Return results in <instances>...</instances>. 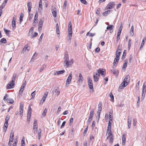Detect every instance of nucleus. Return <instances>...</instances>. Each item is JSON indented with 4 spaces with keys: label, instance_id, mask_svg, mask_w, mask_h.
<instances>
[{
    "label": "nucleus",
    "instance_id": "nucleus-31",
    "mask_svg": "<svg viewBox=\"0 0 146 146\" xmlns=\"http://www.w3.org/2000/svg\"><path fill=\"white\" fill-rule=\"evenodd\" d=\"M146 91V85H145V83L143 84L142 92L145 93Z\"/></svg>",
    "mask_w": 146,
    "mask_h": 146
},
{
    "label": "nucleus",
    "instance_id": "nucleus-32",
    "mask_svg": "<svg viewBox=\"0 0 146 146\" xmlns=\"http://www.w3.org/2000/svg\"><path fill=\"white\" fill-rule=\"evenodd\" d=\"M38 139H40L41 136V129L40 128L38 130Z\"/></svg>",
    "mask_w": 146,
    "mask_h": 146
},
{
    "label": "nucleus",
    "instance_id": "nucleus-18",
    "mask_svg": "<svg viewBox=\"0 0 146 146\" xmlns=\"http://www.w3.org/2000/svg\"><path fill=\"white\" fill-rule=\"evenodd\" d=\"M65 72V71L64 70H62L60 71H56L54 73V75H56L62 74L64 73Z\"/></svg>",
    "mask_w": 146,
    "mask_h": 146
},
{
    "label": "nucleus",
    "instance_id": "nucleus-5",
    "mask_svg": "<svg viewBox=\"0 0 146 146\" xmlns=\"http://www.w3.org/2000/svg\"><path fill=\"white\" fill-rule=\"evenodd\" d=\"M102 104L101 103H99L98 105V111L97 112V115L98 116V120L99 119L100 117V114L101 112V111L102 110Z\"/></svg>",
    "mask_w": 146,
    "mask_h": 146
},
{
    "label": "nucleus",
    "instance_id": "nucleus-3",
    "mask_svg": "<svg viewBox=\"0 0 146 146\" xmlns=\"http://www.w3.org/2000/svg\"><path fill=\"white\" fill-rule=\"evenodd\" d=\"M15 81L12 80L9 82L7 84V89H9L10 88H13L14 87Z\"/></svg>",
    "mask_w": 146,
    "mask_h": 146
},
{
    "label": "nucleus",
    "instance_id": "nucleus-37",
    "mask_svg": "<svg viewBox=\"0 0 146 146\" xmlns=\"http://www.w3.org/2000/svg\"><path fill=\"white\" fill-rule=\"evenodd\" d=\"M0 42L2 43H6L7 42V40L5 38H3L1 39Z\"/></svg>",
    "mask_w": 146,
    "mask_h": 146
},
{
    "label": "nucleus",
    "instance_id": "nucleus-26",
    "mask_svg": "<svg viewBox=\"0 0 146 146\" xmlns=\"http://www.w3.org/2000/svg\"><path fill=\"white\" fill-rule=\"evenodd\" d=\"M112 11L111 10H108L103 13L102 15L103 16H106L108 14L110 13L111 11L112 12Z\"/></svg>",
    "mask_w": 146,
    "mask_h": 146
},
{
    "label": "nucleus",
    "instance_id": "nucleus-16",
    "mask_svg": "<svg viewBox=\"0 0 146 146\" xmlns=\"http://www.w3.org/2000/svg\"><path fill=\"white\" fill-rule=\"evenodd\" d=\"M89 87L90 88V92L92 93L94 92L93 87L92 83H88Z\"/></svg>",
    "mask_w": 146,
    "mask_h": 146
},
{
    "label": "nucleus",
    "instance_id": "nucleus-14",
    "mask_svg": "<svg viewBox=\"0 0 146 146\" xmlns=\"http://www.w3.org/2000/svg\"><path fill=\"white\" fill-rule=\"evenodd\" d=\"M126 135L125 133L123 134L122 136V145H124L125 143Z\"/></svg>",
    "mask_w": 146,
    "mask_h": 146
},
{
    "label": "nucleus",
    "instance_id": "nucleus-15",
    "mask_svg": "<svg viewBox=\"0 0 146 146\" xmlns=\"http://www.w3.org/2000/svg\"><path fill=\"white\" fill-rule=\"evenodd\" d=\"M127 85L126 84V83L125 82L123 81V82L120 84L119 88L120 89H123Z\"/></svg>",
    "mask_w": 146,
    "mask_h": 146
},
{
    "label": "nucleus",
    "instance_id": "nucleus-4",
    "mask_svg": "<svg viewBox=\"0 0 146 146\" xmlns=\"http://www.w3.org/2000/svg\"><path fill=\"white\" fill-rule=\"evenodd\" d=\"M115 5L114 2H110L108 3L106 7V9H111L114 7Z\"/></svg>",
    "mask_w": 146,
    "mask_h": 146
},
{
    "label": "nucleus",
    "instance_id": "nucleus-1",
    "mask_svg": "<svg viewBox=\"0 0 146 146\" xmlns=\"http://www.w3.org/2000/svg\"><path fill=\"white\" fill-rule=\"evenodd\" d=\"M73 63L74 61L73 59H71L70 60H69L68 54L65 53L64 57V66L66 67H70L72 66Z\"/></svg>",
    "mask_w": 146,
    "mask_h": 146
},
{
    "label": "nucleus",
    "instance_id": "nucleus-64",
    "mask_svg": "<svg viewBox=\"0 0 146 146\" xmlns=\"http://www.w3.org/2000/svg\"><path fill=\"white\" fill-rule=\"evenodd\" d=\"M24 90V89H23V88H21L19 90V94H21L23 92Z\"/></svg>",
    "mask_w": 146,
    "mask_h": 146
},
{
    "label": "nucleus",
    "instance_id": "nucleus-2",
    "mask_svg": "<svg viewBox=\"0 0 146 146\" xmlns=\"http://www.w3.org/2000/svg\"><path fill=\"white\" fill-rule=\"evenodd\" d=\"M72 73L71 72L69 74V76L68 78L66 81V87H68L72 79Z\"/></svg>",
    "mask_w": 146,
    "mask_h": 146
},
{
    "label": "nucleus",
    "instance_id": "nucleus-39",
    "mask_svg": "<svg viewBox=\"0 0 146 146\" xmlns=\"http://www.w3.org/2000/svg\"><path fill=\"white\" fill-rule=\"evenodd\" d=\"M23 15L22 14V13H21V15L20 17V23H21L23 21Z\"/></svg>",
    "mask_w": 146,
    "mask_h": 146
},
{
    "label": "nucleus",
    "instance_id": "nucleus-30",
    "mask_svg": "<svg viewBox=\"0 0 146 146\" xmlns=\"http://www.w3.org/2000/svg\"><path fill=\"white\" fill-rule=\"evenodd\" d=\"M38 17V14L37 13H36L35 15V17L34 18V21L33 23L34 24L35 23H36V21L37 20V18Z\"/></svg>",
    "mask_w": 146,
    "mask_h": 146
},
{
    "label": "nucleus",
    "instance_id": "nucleus-54",
    "mask_svg": "<svg viewBox=\"0 0 146 146\" xmlns=\"http://www.w3.org/2000/svg\"><path fill=\"white\" fill-rule=\"evenodd\" d=\"M28 113H27V114H31V109L30 107V106L29 107L28 110Z\"/></svg>",
    "mask_w": 146,
    "mask_h": 146
},
{
    "label": "nucleus",
    "instance_id": "nucleus-20",
    "mask_svg": "<svg viewBox=\"0 0 146 146\" xmlns=\"http://www.w3.org/2000/svg\"><path fill=\"white\" fill-rule=\"evenodd\" d=\"M38 130V126H33V131L34 134H36Z\"/></svg>",
    "mask_w": 146,
    "mask_h": 146
},
{
    "label": "nucleus",
    "instance_id": "nucleus-34",
    "mask_svg": "<svg viewBox=\"0 0 146 146\" xmlns=\"http://www.w3.org/2000/svg\"><path fill=\"white\" fill-rule=\"evenodd\" d=\"M56 33H57V34H59L60 31L58 26V23H57L56 24Z\"/></svg>",
    "mask_w": 146,
    "mask_h": 146
},
{
    "label": "nucleus",
    "instance_id": "nucleus-11",
    "mask_svg": "<svg viewBox=\"0 0 146 146\" xmlns=\"http://www.w3.org/2000/svg\"><path fill=\"white\" fill-rule=\"evenodd\" d=\"M130 80V77L129 75L126 76L124 78L123 81L126 83L127 85H128L129 82Z\"/></svg>",
    "mask_w": 146,
    "mask_h": 146
},
{
    "label": "nucleus",
    "instance_id": "nucleus-36",
    "mask_svg": "<svg viewBox=\"0 0 146 146\" xmlns=\"http://www.w3.org/2000/svg\"><path fill=\"white\" fill-rule=\"evenodd\" d=\"M42 5H39L38 7V11L40 12V13H42Z\"/></svg>",
    "mask_w": 146,
    "mask_h": 146
},
{
    "label": "nucleus",
    "instance_id": "nucleus-12",
    "mask_svg": "<svg viewBox=\"0 0 146 146\" xmlns=\"http://www.w3.org/2000/svg\"><path fill=\"white\" fill-rule=\"evenodd\" d=\"M23 104L22 102L20 104L19 113L21 115L23 116Z\"/></svg>",
    "mask_w": 146,
    "mask_h": 146
},
{
    "label": "nucleus",
    "instance_id": "nucleus-38",
    "mask_svg": "<svg viewBox=\"0 0 146 146\" xmlns=\"http://www.w3.org/2000/svg\"><path fill=\"white\" fill-rule=\"evenodd\" d=\"M67 2L66 1H64V4L63 5V9H66V6H67Z\"/></svg>",
    "mask_w": 146,
    "mask_h": 146
},
{
    "label": "nucleus",
    "instance_id": "nucleus-42",
    "mask_svg": "<svg viewBox=\"0 0 146 146\" xmlns=\"http://www.w3.org/2000/svg\"><path fill=\"white\" fill-rule=\"evenodd\" d=\"M31 117V115L27 114V122H29L30 121V119Z\"/></svg>",
    "mask_w": 146,
    "mask_h": 146
},
{
    "label": "nucleus",
    "instance_id": "nucleus-29",
    "mask_svg": "<svg viewBox=\"0 0 146 146\" xmlns=\"http://www.w3.org/2000/svg\"><path fill=\"white\" fill-rule=\"evenodd\" d=\"M28 45L25 46L24 48H23V51L22 52V53H24L25 52L26 50L27 49L28 51L29 50H30V48L28 49Z\"/></svg>",
    "mask_w": 146,
    "mask_h": 146
},
{
    "label": "nucleus",
    "instance_id": "nucleus-35",
    "mask_svg": "<svg viewBox=\"0 0 146 146\" xmlns=\"http://www.w3.org/2000/svg\"><path fill=\"white\" fill-rule=\"evenodd\" d=\"M131 39H129L128 41V50H129L130 49L131 46Z\"/></svg>",
    "mask_w": 146,
    "mask_h": 146
},
{
    "label": "nucleus",
    "instance_id": "nucleus-58",
    "mask_svg": "<svg viewBox=\"0 0 146 146\" xmlns=\"http://www.w3.org/2000/svg\"><path fill=\"white\" fill-rule=\"evenodd\" d=\"M35 91H34L31 93V95L32 98H33L35 97Z\"/></svg>",
    "mask_w": 146,
    "mask_h": 146
},
{
    "label": "nucleus",
    "instance_id": "nucleus-43",
    "mask_svg": "<svg viewBox=\"0 0 146 146\" xmlns=\"http://www.w3.org/2000/svg\"><path fill=\"white\" fill-rule=\"evenodd\" d=\"M46 66V65L44 64L40 68V70L39 72H41L44 70V68H45Z\"/></svg>",
    "mask_w": 146,
    "mask_h": 146
},
{
    "label": "nucleus",
    "instance_id": "nucleus-62",
    "mask_svg": "<svg viewBox=\"0 0 146 146\" xmlns=\"http://www.w3.org/2000/svg\"><path fill=\"white\" fill-rule=\"evenodd\" d=\"M34 125L36 126H38L37 125V121L36 120H35L34 121L33 126Z\"/></svg>",
    "mask_w": 146,
    "mask_h": 146
},
{
    "label": "nucleus",
    "instance_id": "nucleus-27",
    "mask_svg": "<svg viewBox=\"0 0 146 146\" xmlns=\"http://www.w3.org/2000/svg\"><path fill=\"white\" fill-rule=\"evenodd\" d=\"M72 35V32H68V40L69 41H70L71 37Z\"/></svg>",
    "mask_w": 146,
    "mask_h": 146
},
{
    "label": "nucleus",
    "instance_id": "nucleus-60",
    "mask_svg": "<svg viewBox=\"0 0 146 146\" xmlns=\"http://www.w3.org/2000/svg\"><path fill=\"white\" fill-rule=\"evenodd\" d=\"M88 83H92V80L90 77H88Z\"/></svg>",
    "mask_w": 146,
    "mask_h": 146
},
{
    "label": "nucleus",
    "instance_id": "nucleus-23",
    "mask_svg": "<svg viewBox=\"0 0 146 146\" xmlns=\"http://www.w3.org/2000/svg\"><path fill=\"white\" fill-rule=\"evenodd\" d=\"M119 60V58L115 57L114 60V62H113L114 66L115 65L116 66V65L118 63V61Z\"/></svg>",
    "mask_w": 146,
    "mask_h": 146
},
{
    "label": "nucleus",
    "instance_id": "nucleus-10",
    "mask_svg": "<svg viewBox=\"0 0 146 146\" xmlns=\"http://www.w3.org/2000/svg\"><path fill=\"white\" fill-rule=\"evenodd\" d=\"M51 11L53 16L54 17H56L57 16V10L56 8L54 7H52Z\"/></svg>",
    "mask_w": 146,
    "mask_h": 146
},
{
    "label": "nucleus",
    "instance_id": "nucleus-44",
    "mask_svg": "<svg viewBox=\"0 0 146 146\" xmlns=\"http://www.w3.org/2000/svg\"><path fill=\"white\" fill-rule=\"evenodd\" d=\"M120 52H118L117 51L116 54V57L119 58V56L120 55Z\"/></svg>",
    "mask_w": 146,
    "mask_h": 146
},
{
    "label": "nucleus",
    "instance_id": "nucleus-33",
    "mask_svg": "<svg viewBox=\"0 0 146 146\" xmlns=\"http://www.w3.org/2000/svg\"><path fill=\"white\" fill-rule=\"evenodd\" d=\"M95 33H90L88 32L86 34L87 36H90L92 37L95 35Z\"/></svg>",
    "mask_w": 146,
    "mask_h": 146
},
{
    "label": "nucleus",
    "instance_id": "nucleus-48",
    "mask_svg": "<svg viewBox=\"0 0 146 146\" xmlns=\"http://www.w3.org/2000/svg\"><path fill=\"white\" fill-rule=\"evenodd\" d=\"M33 27H32L30 29L29 33V35H30L31 33V34L33 33Z\"/></svg>",
    "mask_w": 146,
    "mask_h": 146
},
{
    "label": "nucleus",
    "instance_id": "nucleus-53",
    "mask_svg": "<svg viewBox=\"0 0 146 146\" xmlns=\"http://www.w3.org/2000/svg\"><path fill=\"white\" fill-rule=\"evenodd\" d=\"M80 1L82 3H84V4L87 5L88 3L85 0H80Z\"/></svg>",
    "mask_w": 146,
    "mask_h": 146
},
{
    "label": "nucleus",
    "instance_id": "nucleus-63",
    "mask_svg": "<svg viewBox=\"0 0 146 146\" xmlns=\"http://www.w3.org/2000/svg\"><path fill=\"white\" fill-rule=\"evenodd\" d=\"M88 126H87L86 127L84 131V134H86L88 129Z\"/></svg>",
    "mask_w": 146,
    "mask_h": 146
},
{
    "label": "nucleus",
    "instance_id": "nucleus-52",
    "mask_svg": "<svg viewBox=\"0 0 146 146\" xmlns=\"http://www.w3.org/2000/svg\"><path fill=\"white\" fill-rule=\"evenodd\" d=\"M55 92L56 93V95L57 96H58L60 94V91L57 90H56Z\"/></svg>",
    "mask_w": 146,
    "mask_h": 146
},
{
    "label": "nucleus",
    "instance_id": "nucleus-49",
    "mask_svg": "<svg viewBox=\"0 0 146 146\" xmlns=\"http://www.w3.org/2000/svg\"><path fill=\"white\" fill-rule=\"evenodd\" d=\"M25 138L24 137H23L21 141V144H25Z\"/></svg>",
    "mask_w": 146,
    "mask_h": 146
},
{
    "label": "nucleus",
    "instance_id": "nucleus-28",
    "mask_svg": "<svg viewBox=\"0 0 146 146\" xmlns=\"http://www.w3.org/2000/svg\"><path fill=\"white\" fill-rule=\"evenodd\" d=\"M6 3L4 2L3 3L2 5H1L0 7V11H2V9L4 8L5 6L6 5Z\"/></svg>",
    "mask_w": 146,
    "mask_h": 146
},
{
    "label": "nucleus",
    "instance_id": "nucleus-47",
    "mask_svg": "<svg viewBox=\"0 0 146 146\" xmlns=\"http://www.w3.org/2000/svg\"><path fill=\"white\" fill-rule=\"evenodd\" d=\"M47 110L46 108H45L44 110L42 113V115H43L44 116H45L46 115V112L47 111Z\"/></svg>",
    "mask_w": 146,
    "mask_h": 146
},
{
    "label": "nucleus",
    "instance_id": "nucleus-6",
    "mask_svg": "<svg viewBox=\"0 0 146 146\" xmlns=\"http://www.w3.org/2000/svg\"><path fill=\"white\" fill-rule=\"evenodd\" d=\"M100 75L97 72H95L93 74L94 80L95 82H97L99 78Z\"/></svg>",
    "mask_w": 146,
    "mask_h": 146
},
{
    "label": "nucleus",
    "instance_id": "nucleus-9",
    "mask_svg": "<svg viewBox=\"0 0 146 146\" xmlns=\"http://www.w3.org/2000/svg\"><path fill=\"white\" fill-rule=\"evenodd\" d=\"M94 110L93 109H92L90 111V115L89 119L88 120V123H90L92 119V117H93V115H94Z\"/></svg>",
    "mask_w": 146,
    "mask_h": 146
},
{
    "label": "nucleus",
    "instance_id": "nucleus-40",
    "mask_svg": "<svg viewBox=\"0 0 146 146\" xmlns=\"http://www.w3.org/2000/svg\"><path fill=\"white\" fill-rule=\"evenodd\" d=\"M113 27V25H109L107 27V29L111 30L112 29Z\"/></svg>",
    "mask_w": 146,
    "mask_h": 146
},
{
    "label": "nucleus",
    "instance_id": "nucleus-17",
    "mask_svg": "<svg viewBox=\"0 0 146 146\" xmlns=\"http://www.w3.org/2000/svg\"><path fill=\"white\" fill-rule=\"evenodd\" d=\"M111 72L114 75H115L117 77L118 76L119 71H116L114 69H112L111 70Z\"/></svg>",
    "mask_w": 146,
    "mask_h": 146
},
{
    "label": "nucleus",
    "instance_id": "nucleus-57",
    "mask_svg": "<svg viewBox=\"0 0 146 146\" xmlns=\"http://www.w3.org/2000/svg\"><path fill=\"white\" fill-rule=\"evenodd\" d=\"M29 21H31L33 17V14H31V13H29Z\"/></svg>",
    "mask_w": 146,
    "mask_h": 146
},
{
    "label": "nucleus",
    "instance_id": "nucleus-21",
    "mask_svg": "<svg viewBox=\"0 0 146 146\" xmlns=\"http://www.w3.org/2000/svg\"><path fill=\"white\" fill-rule=\"evenodd\" d=\"M7 102L9 103L12 104L14 102V100L13 99L11 98H8L6 99Z\"/></svg>",
    "mask_w": 146,
    "mask_h": 146
},
{
    "label": "nucleus",
    "instance_id": "nucleus-8",
    "mask_svg": "<svg viewBox=\"0 0 146 146\" xmlns=\"http://www.w3.org/2000/svg\"><path fill=\"white\" fill-rule=\"evenodd\" d=\"M44 21L42 19L40 20L39 22L38 29L39 32L41 31Z\"/></svg>",
    "mask_w": 146,
    "mask_h": 146
},
{
    "label": "nucleus",
    "instance_id": "nucleus-45",
    "mask_svg": "<svg viewBox=\"0 0 146 146\" xmlns=\"http://www.w3.org/2000/svg\"><path fill=\"white\" fill-rule=\"evenodd\" d=\"M4 31L5 32V33L6 34V35L7 36H9V33L10 32V31L9 30H8L6 29H4Z\"/></svg>",
    "mask_w": 146,
    "mask_h": 146
},
{
    "label": "nucleus",
    "instance_id": "nucleus-50",
    "mask_svg": "<svg viewBox=\"0 0 146 146\" xmlns=\"http://www.w3.org/2000/svg\"><path fill=\"white\" fill-rule=\"evenodd\" d=\"M27 7L28 8H32L31 7V2H28L27 3Z\"/></svg>",
    "mask_w": 146,
    "mask_h": 146
},
{
    "label": "nucleus",
    "instance_id": "nucleus-59",
    "mask_svg": "<svg viewBox=\"0 0 146 146\" xmlns=\"http://www.w3.org/2000/svg\"><path fill=\"white\" fill-rule=\"evenodd\" d=\"M14 132L13 131H12L11 132L10 135V137L12 138H14Z\"/></svg>",
    "mask_w": 146,
    "mask_h": 146
},
{
    "label": "nucleus",
    "instance_id": "nucleus-41",
    "mask_svg": "<svg viewBox=\"0 0 146 146\" xmlns=\"http://www.w3.org/2000/svg\"><path fill=\"white\" fill-rule=\"evenodd\" d=\"M17 74L16 73H14L13 75V78L12 80L15 81L17 77Z\"/></svg>",
    "mask_w": 146,
    "mask_h": 146
},
{
    "label": "nucleus",
    "instance_id": "nucleus-24",
    "mask_svg": "<svg viewBox=\"0 0 146 146\" xmlns=\"http://www.w3.org/2000/svg\"><path fill=\"white\" fill-rule=\"evenodd\" d=\"M130 35L132 36H133L134 35V29L133 26L132 25L131 28V30L130 32Z\"/></svg>",
    "mask_w": 146,
    "mask_h": 146
},
{
    "label": "nucleus",
    "instance_id": "nucleus-61",
    "mask_svg": "<svg viewBox=\"0 0 146 146\" xmlns=\"http://www.w3.org/2000/svg\"><path fill=\"white\" fill-rule=\"evenodd\" d=\"M111 121L109 120L108 124V128H109V127L110 128H111Z\"/></svg>",
    "mask_w": 146,
    "mask_h": 146
},
{
    "label": "nucleus",
    "instance_id": "nucleus-13",
    "mask_svg": "<svg viewBox=\"0 0 146 146\" xmlns=\"http://www.w3.org/2000/svg\"><path fill=\"white\" fill-rule=\"evenodd\" d=\"M48 92H46L45 93L42 100L40 101L41 103H42L44 102V101H45V100L48 94Z\"/></svg>",
    "mask_w": 146,
    "mask_h": 146
},
{
    "label": "nucleus",
    "instance_id": "nucleus-55",
    "mask_svg": "<svg viewBox=\"0 0 146 146\" xmlns=\"http://www.w3.org/2000/svg\"><path fill=\"white\" fill-rule=\"evenodd\" d=\"M16 26V23L15 21H12V27L13 28L15 27Z\"/></svg>",
    "mask_w": 146,
    "mask_h": 146
},
{
    "label": "nucleus",
    "instance_id": "nucleus-22",
    "mask_svg": "<svg viewBox=\"0 0 146 146\" xmlns=\"http://www.w3.org/2000/svg\"><path fill=\"white\" fill-rule=\"evenodd\" d=\"M83 80V78L81 74H80L79 76L78 81L79 82H82Z\"/></svg>",
    "mask_w": 146,
    "mask_h": 146
},
{
    "label": "nucleus",
    "instance_id": "nucleus-51",
    "mask_svg": "<svg viewBox=\"0 0 146 146\" xmlns=\"http://www.w3.org/2000/svg\"><path fill=\"white\" fill-rule=\"evenodd\" d=\"M131 118H129V117H128V121H127L128 123L131 124Z\"/></svg>",
    "mask_w": 146,
    "mask_h": 146
},
{
    "label": "nucleus",
    "instance_id": "nucleus-19",
    "mask_svg": "<svg viewBox=\"0 0 146 146\" xmlns=\"http://www.w3.org/2000/svg\"><path fill=\"white\" fill-rule=\"evenodd\" d=\"M68 30L69 33L72 32V27L71 22H70L68 23Z\"/></svg>",
    "mask_w": 146,
    "mask_h": 146
},
{
    "label": "nucleus",
    "instance_id": "nucleus-7",
    "mask_svg": "<svg viewBox=\"0 0 146 146\" xmlns=\"http://www.w3.org/2000/svg\"><path fill=\"white\" fill-rule=\"evenodd\" d=\"M97 73H98V74H99L100 75V74L103 77H104L106 74L105 70L104 69H99L98 70Z\"/></svg>",
    "mask_w": 146,
    "mask_h": 146
},
{
    "label": "nucleus",
    "instance_id": "nucleus-56",
    "mask_svg": "<svg viewBox=\"0 0 146 146\" xmlns=\"http://www.w3.org/2000/svg\"><path fill=\"white\" fill-rule=\"evenodd\" d=\"M111 128L108 127V128L107 130V134H108V133H111Z\"/></svg>",
    "mask_w": 146,
    "mask_h": 146
},
{
    "label": "nucleus",
    "instance_id": "nucleus-25",
    "mask_svg": "<svg viewBox=\"0 0 146 146\" xmlns=\"http://www.w3.org/2000/svg\"><path fill=\"white\" fill-rule=\"evenodd\" d=\"M146 39V37H145V38L143 39L141 43V46L140 47V49H141V48L143 47L144 45Z\"/></svg>",
    "mask_w": 146,
    "mask_h": 146
},
{
    "label": "nucleus",
    "instance_id": "nucleus-46",
    "mask_svg": "<svg viewBox=\"0 0 146 146\" xmlns=\"http://www.w3.org/2000/svg\"><path fill=\"white\" fill-rule=\"evenodd\" d=\"M127 61H126L125 62V63L124 64L123 66V70H125V68L127 66Z\"/></svg>",
    "mask_w": 146,
    "mask_h": 146
}]
</instances>
